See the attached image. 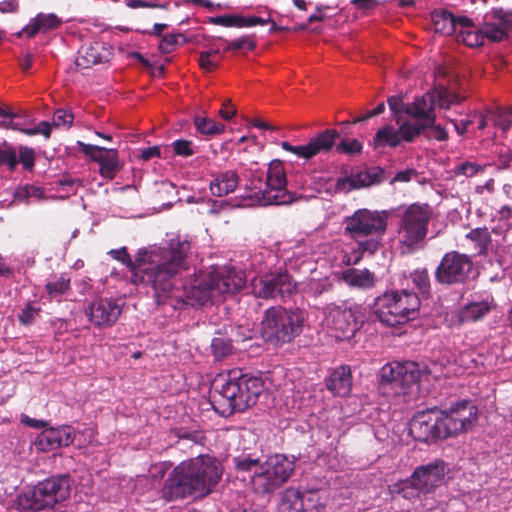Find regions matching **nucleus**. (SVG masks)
<instances>
[{
  "instance_id": "17",
  "label": "nucleus",
  "mask_w": 512,
  "mask_h": 512,
  "mask_svg": "<svg viewBox=\"0 0 512 512\" xmlns=\"http://www.w3.org/2000/svg\"><path fill=\"white\" fill-rule=\"evenodd\" d=\"M430 372L425 366L415 362H394L386 364L381 369V381L395 387L409 388L418 383L422 377H427Z\"/></svg>"
},
{
  "instance_id": "7",
  "label": "nucleus",
  "mask_w": 512,
  "mask_h": 512,
  "mask_svg": "<svg viewBox=\"0 0 512 512\" xmlns=\"http://www.w3.org/2000/svg\"><path fill=\"white\" fill-rule=\"evenodd\" d=\"M420 305V298L413 291L388 290L374 299L372 312L382 324L395 327L414 320Z\"/></svg>"
},
{
  "instance_id": "27",
  "label": "nucleus",
  "mask_w": 512,
  "mask_h": 512,
  "mask_svg": "<svg viewBox=\"0 0 512 512\" xmlns=\"http://www.w3.org/2000/svg\"><path fill=\"white\" fill-rule=\"evenodd\" d=\"M239 183V175L234 170L221 172L211 183L210 191L214 196L222 197L235 191Z\"/></svg>"
},
{
  "instance_id": "30",
  "label": "nucleus",
  "mask_w": 512,
  "mask_h": 512,
  "mask_svg": "<svg viewBox=\"0 0 512 512\" xmlns=\"http://www.w3.org/2000/svg\"><path fill=\"white\" fill-rule=\"evenodd\" d=\"M492 305L488 301L471 302L465 305L459 314L462 322H475L490 313Z\"/></svg>"
},
{
  "instance_id": "49",
  "label": "nucleus",
  "mask_w": 512,
  "mask_h": 512,
  "mask_svg": "<svg viewBox=\"0 0 512 512\" xmlns=\"http://www.w3.org/2000/svg\"><path fill=\"white\" fill-rule=\"evenodd\" d=\"M487 165H481L474 162L465 161L454 167V174L456 176L473 177L477 174L483 173Z\"/></svg>"
},
{
  "instance_id": "40",
  "label": "nucleus",
  "mask_w": 512,
  "mask_h": 512,
  "mask_svg": "<svg viewBox=\"0 0 512 512\" xmlns=\"http://www.w3.org/2000/svg\"><path fill=\"white\" fill-rule=\"evenodd\" d=\"M302 502L304 512H320L324 509L325 503L320 496L319 490H303Z\"/></svg>"
},
{
  "instance_id": "14",
  "label": "nucleus",
  "mask_w": 512,
  "mask_h": 512,
  "mask_svg": "<svg viewBox=\"0 0 512 512\" xmlns=\"http://www.w3.org/2000/svg\"><path fill=\"white\" fill-rule=\"evenodd\" d=\"M287 176L283 162L279 159L272 160L267 169L266 188L260 191L258 197L261 205H286L295 200L294 193L287 189Z\"/></svg>"
},
{
  "instance_id": "53",
  "label": "nucleus",
  "mask_w": 512,
  "mask_h": 512,
  "mask_svg": "<svg viewBox=\"0 0 512 512\" xmlns=\"http://www.w3.org/2000/svg\"><path fill=\"white\" fill-rule=\"evenodd\" d=\"M174 155L180 157H190L196 153L193 143L186 139H177L172 143Z\"/></svg>"
},
{
  "instance_id": "34",
  "label": "nucleus",
  "mask_w": 512,
  "mask_h": 512,
  "mask_svg": "<svg viewBox=\"0 0 512 512\" xmlns=\"http://www.w3.org/2000/svg\"><path fill=\"white\" fill-rule=\"evenodd\" d=\"M233 467L238 475H242L243 477L245 473L251 475L255 474V470L259 471V467L261 465V461L259 458L253 457L252 454H241L235 456L232 459Z\"/></svg>"
},
{
  "instance_id": "13",
  "label": "nucleus",
  "mask_w": 512,
  "mask_h": 512,
  "mask_svg": "<svg viewBox=\"0 0 512 512\" xmlns=\"http://www.w3.org/2000/svg\"><path fill=\"white\" fill-rule=\"evenodd\" d=\"M473 271V261L467 254L458 251L445 253L436 267L434 276L443 286L465 284Z\"/></svg>"
},
{
  "instance_id": "48",
  "label": "nucleus",
  "mask_w": 512,
  "mask_h": 512,
  "mask_svg": "<svg viewBox=\"0 0 512 512\" xmlns=\"http://www.w3.org/2000/svg\"><path fill=\"white\" fill-rule=\"evenodd\" d=\"M362 143L357 139L343 138L335 146L336 152L339 154H347L350 156L359 155L362 152Z\"/></svg>"
},
{
  "instance_id": "36",
  "label": "nucleus",
  "mask_w": 512,
  "mask_h": 512,
  "mask_svg": "<svg viewBox=\"0 0 512 512\" xmlns=\"http://www.w3.org/2000/svg\"><path fill=\"white\" fill-rule=\"evenodd\" d=\"M193 123L197 133L208 137L219 135L225 130V126L223 124L215 122L208 117H202L199 115H195L193 117Z\"/></svg>"
},
{
  "instance_id": "33",
  "label": "nucleus",
  "mask_w": 512,
  "mask_h": 512,
  "mask_svg": "<svg viewBox=\"0 0 512 512\" xmlns=\"http://www.w3.org/2000/svg\"><path fill=\"white\" fill-rule=\"evenodd\" d=\"M281 512H304L301 490L287 488L281 498Z\"/></svg>"
},
{
  "instance_id": "52",
  "label": "nucleus",
  "mask_w": 512,
  "mask_h": 512,
  "mask_svg": "<svg viewBox=\"0 0 512 512\" xmlns=\"http://www.w3.org/2000/svg\"><path fill=\"white\" fill-rule=\"evenodd\" d=\"M256 48V41L254 35L242 36L233 41L227 42L225 51L247 49L253 51Z\"/></svg>"
},
{
  "instance_id": "26",
  "label": "nucleus",
  "mask_w": 512,
  "mask_h": 512,
  "mask_svg": "<svg viewBox=\"0 0 512 512\" xmlns=\"http://www.w3.org/2000/svg\"><path fill=\"white\" fill-rule=\"evenodd\" d=\"M341 279L351 288L371 289L376 284L375 274L368 269L348 268L341 273Z\"/></svg>"
},
{
  "instance_id": "15",
  "label": "nucleus",
  "mask_w": 512,
  "mask_h": 512,
  "mask_svg": "<svg viewBox=\"0 0 512 512\" xmlns=\"http://www.w3.org/2000/svg\"><path fill=\"white\" fill-rule=\"evenodd\" d=\"M250 287L251 293L257 298L275 299L290 296L296 284L287 271H280L255 276L250 282Z\"/></svg>"
},
{
  "instance_id": "28",
  "label": "nucleus",
  "mask_w": 512,
  "mask_h": 512,
  "mask_svg": "<svg viewBox=\"0 0 512 512\" xmlns=\"http://www.w3.org/2000/svg\"><path fill=\"white\" fill-rule=\"evenodd\" d=\"M340 137V134L335 129H326L318 133L315 137L309 140V148L311 157L320 154L328 153L335 146L336 140Z\"/></svg>"
},
{
  "instance_id": "9",
  "label": "nucleus",
  "mask_w": 512,
  "mask_h": 512,
  "mask_svg": "<svg viewBox=\"0 0 512 512\" xmlns=\"http://www.w3.org/2000/svg\"><path fill=\"white\" fill-rule=\"evenodd\" d=\"M295 469L294 460L283 454H274L261 462L259 471L251 475L253 491L259 495H269L283 486Z\"/></svg>"
},
{
  "instance_id": "54",
  "label": "nucleus",
  "mask_w": 512,
  "mask_h": 512,
  "mask_svg": "<svg viewBox=\"0 0 512 512\" xmlns=\"http://www.w3.org/2000/svg\"><path fill=\"white\" fill-rule=\"evenodd\" d=\"M74 115L69 109L59 108L54 112L53 125L56 127L65 126L70 128L73 124Z\"/></svg>"
},
{
  "instance_id": "22",
  "label": "nucleus",
  "mask_w": 512,
  "mask_h": 512,
  "mask_svg": "<svg viewBox=\"0 0 512 512\" xmlns=\"http://www.w3.org/2000/svg\"><path fill=\"white\" fill-rule=\"evenodd\" d=\"M112 56V47L102 41H95L83 45L75 59V65L79 69H88L94 65L106 63Z\"/></svg>"
},
{
  "instance_id": "42",
  "label": "nucleus",
  "mask_w": 512,
  "mask_h": 512,
  "mask_svg": "<svg viewBox=\"0 0 512 512\" xmlns=\"http://www.w3.org/2000/svg\"><path fill=\"white\" fill-rule=\"evenodd\" d=\"M58 448L67 447L74 442L75 432L71 426L51 427Z\"/></svg>"
},
{
  "instance_id": "32",
  "label": "nucleus",
  "mask_w": 512,
  "mask_h": 512,
  "mask_svg": "<svg viewBox=\"0 0 512 512\" xmlns=\"http://www.w3.org/2000/svg\"><path fill=\"white\" fill-rule=\"evenodd\" d=\"M401 144L397 129L391 125H386L380 128L373 139L374 148L378 147H391L396 148Z\"/></svg>"
},
{
  "instance_id": "45",
  "label": "nucleus",
  "mask_w": 512,
  "mask_h": 512,
  "mask_svg": "<svg viewBox=\"0 0 512 512\" xmlns=\"http://www.w3.org/2000/svg\"><path fill=\"white\" fill-rule=\"evenodd\" d=\"M411 278L415 286L424 297H428L431 291L430 277L427 268L416 269Z\"/></svg>"
},
{
  "instance_id": "56",
  "label": "nucleus",
  "mask_w": 512,
  "mask_h": 512,
  "mask_svg": "<svg viewBox=\"0 0 512 512\" xmlns=\"http://www.w3.org/2000/svg\"><path fill=\"white\" fill-rule=\"evenodd\" d=\"M281 147L283 150L293 153L296 156H298L299 158H303L306 160H309L312 158L311 153H310L309 143H307L306 145L294 146V145H291L287 141H283V142H281Z\"/></svg>"
},
{
  "instance_id": "41",
  "label": "nucleus",
  "mask_w": 512,
  "mask_h": 512,
  "mask_svg": "<svg viewBox=\"0 0 512 512\" xmlns=\"http://www.w3.org/2000/svg\"><path fill=\"white\" fill-rule=\"evenodd\" d=\"M211 349L213 355L217 359H223L234 352L232 340L226 337H214L211 342Z\"/></svg>"
},
{
  "instance_id": "43",
  "label": "nucleus",
  "mask_w": 512,
  "mask_h": 512,
  "mask_svg": "<svg viewBox=\"0 0 512 512\" xmlns=\"http://www.w3.org/2000/svg\"><path fill=\"white\" fill-rule=\"evenodd\" d=\"M36 153L31 147L20 145L16 153L17 165L21 164L25 171L31 172L35 167Z\"/></svg>"
},
{
  "instance_id": "1",
  "label": "nucleus",
  "mask_w": 512,
  "mask_h": 512,
  "mask_svg": "<svg viewBox=\"0 0 512 512\" xmlns=\"http://www.w3.org/2000/svg\"><path fill=\"white\" fill-rule=\"evenodd\" d=\"M193 261L191 241L174 235L160 246L139 253L134 264L130 259V282L152 286L157 303H163L177 290V277L188 271Z\"/></svg>"
},
{
  "instance_id": "64",
  "label": "nucleus",
  "mask_w": 512,
  "mask_h": 512,
  "mask_svg": "<svg viewBox=\"0 0 512 512\" xmlns=\"http://www.w3.org/2000/svg\"><path fill=\"white\" fill-rule=\"evenodd\" d=\"M235 21V15L234 14H228V15H221L216 17H210L209 22L214 25H220L224 27H234Z\"/></svg>"
},
{
  "instance_id": "23",
  "label": "nucleus",
  "mask_w": 512,
  "mask_h": 512,
  "mask_svg": "<svg viewBox=\"0 0 512 512\" xmlns=\"http://www.w3.org/2000/svg\"><path fill=\"white\" fill-rule=\"evenodd\" d=\"M435 105V94L426 92L409 103L407 116L428 127L436 121Z\"/></svg>"
},
{
  "instance_id": "10",
  "label": "nucleus",
  "mask_w": 512,
  "mask_h": 512,
  "mask_svg": "<svg viewBox=\"0 0 512 512\" xmlns=\"http://www.w3.org/2000/svg\"><path fill=\"white\" fill-rule=\"evenodd\" d=\"M433 208L427 204L413 203L403 212L399 226V238L409 249L422 247L428 233Z\"/></svg>"
},
{
  "instance_id": "58",
  "label": "nucleus",
  "mask_w": 512,
  "mask_h": 512,
  "mask_svg": "<svg viewBox=\"0 0 512 512\" xmlns=\"http://www.w3.org/2000/svg\"><path fill=\"white\" fill-rule=\"evenodd\" d=\"M171 466L172 463L170 461L154 463L150 465L148 472L153 480H160L164 477Z\"/></svg>"
},
{
  "instance_id": "24",
  "label": "nucleus",
  "mask_w": 512,
  "mask_h": 512,
  "mask_svg": "<svg viewBox=\"0 0 512 512\" xmlns=\"http://www.w3.org/2000/svg\"><path fill=\"white\" fill-rule=\"evenodd\" d=\"M439 107L449 109L451 105L461 104L466 98L463 82L456 76L449 78L446 85L439 84L436 88Z\"/></svg>"
},
{
  "instance_id": "31",
  "label": "nucleus",
  "mask_w": 512,
  "mask_h": 512,
  "mask_svg": "<svg viewBox=\"0 0 512 512\" xmlns=\"http://www.w3.org/2000/svg\"><path fill=\"white\" fill-rule=\"evenodd\" d=\"M434 30L444 35H452L454 31V15L445 10H434L431 14Z\"/></svg>"
},
{
  "instance_id": "62",
  "label": "nucleus",
  "mask_w": 512,
  "mask_h": 512,
  "mask_svg": "<svg viewBox=\"0 0 512 512\" xmlns=\"http://www.w3.org/2000/svg\"><path fill=\"white\" fill-rule=\"evenodd\" d=\"M427 129H430V132L428 133V138H433L437 141H446L448 139V133L444 127L441 125H437L436 121L433 123V125L428 126Z\"/></svg>"
},
{
  "instance_id": "18",
  "label": "nucleus",
  "mask_w": 512,
  "mask_h": 512,
  "mask_svg": "<svg viewBox=\"0 0 512 512\" xmlns=\"http://www.w3.org/2000/svg\"><path fill=\"white\" fill-rule=\"evenodd\" d=\"M409 432L416 441L423 443L446 439L437 407L418 412L410 422Z\"/></svg>"
},
{
  "instance_id": "8",
  "label": "nucleus",
  "mask_w": 512,
  "mask_h": 512,
  "mask_svg": "<svg viewBox=\"0 0 512 512\" xmlns=\"http://www.w3.org/2000/svg\"><path fill=\"white\" fill-rule=\"evenodd\" d=\"M446 471V463L441 459L417 466L409 478L395 485L396 491L403 498L414 501L440 487L444 483Z\"/></svg>"
},
{
  "instance_id": "63",
  "label": "nucleus",
  "mask_w": 512,
  "mask_h": 512,
  "mask_svg": "<svg viewBox=\"0 0 512 512\" xmlns=\"http://www.w3.org/2000/svg\"><path fill=\"white\" fill-rule=\"evenodd\" d=\"M336 189L345 193L356 189L353 174L350 177L346 176L338 178L336 182Z\"/></svg>"
},
{
  "instance_id": "60",
  "label": "nucleus",
  "mask_w": 512,
  "mask_h": 512,
  "mask_svg": "<svg viewBox=\"0 0 512 512\" xmlns=\"http://www.w3.org/2000/svg\"><path fill=\"white\" fill-rule=\"evenodd\" d=\"M16 116L12 110L0 107V126L4 129L17 130L18 124L14 122Z\"/></svg>"
},
{
  "instance_id": "6",
  "label": "nucleus",
  "mask_w": 512,
  "mask_h": 512,
  "mask_svg": "<svg viewBox=\"0 0 512 512\" xmlns=\"http://www.w3.org/2000/svg\"><path fill=\"white\" fill-rule=\"evenodd\" d=\"M70 493L69 475L51 476L19 493L12 501V508L20 512H39L53 508L66 500Z\"/></svg>"
},
{
  "instance_id": "47",
  "label": "nucleus",
  "mask_w": 512,
  "mask_h": 512,
  "mask_svg": "<svg viewBox=\"0 0 512 512\" xmlns=\"http://www.w3.org/2000/svg\"><path fill=\"white\" fill-rule=\"evenodd\" d=\"M0 166H7L10 171L17 168L16 150L7 142H0Z\"/></svg>"
},
{
  "instance_id": "25",
  "label": "nucleus",
  "mask_w": 512,
  "mask_h": 512,
  "mask_svg": "<svg viewBox=\"0 0 512 512\" xmlns=\"http://www.w3.org/2000/svg\"><path fill=\"white\" fill-rule=\"evenodd\" d=\"M326 389L335 397H346L352 390V371L350 366L341 365L332 370L325 378Z\"/></svg>"
},
{
  "instance_id": "38",
  "label": "nucleus",
  "mask_w": 512,
  "mask_h": 512,
  "mask_svg": "<svg viewBox=\"0 0 512 512\" xmlns=\"http://www.w3.org/2000/svg\"><path fill=\"white\" fill-rule=\"evenodd\" d=\"M188 42L186 36L182 33H170L163 35L159 41L158 48L162 54H169L178 47Z\"/></svg>"
},
{
  "instance_id": "46",
  "label": "nucleus",
  "mask_w": 512,
  "mask_h": 512,
  "mask_svg": "<svg viewBox=\"0 0 512 512\" xmlns=\"http://www.w3.org/2000/svg\"><path fill=\"white\" fill-rule=\"evenodd\" d=\"M35 448L38 451L49 452L56 449H59L54 435L52 434L50 428L43 430L34 441Z\"/></svg>"
},
{
  "instance_id": "12",
  "label": "nucleus",
  "mask_w": 512,
  "mask_h": 512,
  "mask_svg": "<svg viewBox=\"0 0 512 512\" xmlns=\"http://www.w3.org/2000/svg\"><path fill=\"white\" fill-rule=\"evenodd\" d=\"M390 213L382 210L357 209L344 219V231L352 238L383 235L387 229Z\"/></svg>"
},
{
  "instance_id": "35",
  "label": "nucleus",
  "mask_w": 512,
  "mask_h": 512,
  "mask_svg": "<svg viewBox=\"0 0 512 512\" xmlns=\"http://www.w3.org/2000/svg\"><path fill=\"white\" fill-rule=\"evenodd\" d=\"M466 237L475 243L478 255L487 256L492 245L491 234L486 227L472 229Z\"/></svg>"
},
{
  "instance_id": "59",
  "label": "nucleus",
  "mask_w": 512,
  "mask_h": 512,
  "mask_svg": "<svg viewBox=\"0 0 512 512\" xmlns=\"http://www.w3.org/2000/svg\"><path fill=\"white\" fill-rule=\"evenodd\" d=\"M175 435L180 440H188L195 444H203L205 440V436L200 431H187L184 428H179L176 430Z\"/></svg>"
},
{
  "instance_id": "21",
  "label": "nucleus",
  "mask_w": 512,
  "mask_h": 512,
  "mask_svg": "<svg viewBox=\"0 0 512 512\" xmlns=\"http://www.w3.org/2000/svg\"><path fill=\"white\" fill-rule=\"evenodd\" d=\"M120 306L113 300L99 299L85 308V315L95 326H110L118 319Z\"/></svg>"
},
{
  "instance_id": "29",
  "label": "nucleus",
  "mask_w": 512,
  "mask_h": 512,
  "mask_svg": "<svg viewBox=\"0 0 512 512\" xmlns=\"http://www.w3.org/2000/svg\"><path fill=\"white\" fill-rule=\"evenodd\" d=\"M384 169L374 166L353 174L356 189L382 183L386 178Z\"/></svg>"
},
{
  "instance_id": "44",
  "label": "nucleus",
  "mask_w": 512,
  "mask_h": 512,
  "mask_svg": "<svg viewBox=\"0 0 512 512\" xmlns=\"http://www.w3.org/2000/svg\"><path fill=\"white\" fill-rule=\"evenodd\" d=\"M34 19L42 33L55 30L62 24V19L54 13H38Z\"/></svg>"
},
{
  "instance_id": "3",
  "label": "nucleus",
  "mask_w": 512,
  "mask_h": 512,
  "mask_svg": "<svg viewBox=\"0 0 512 512\" xmlns=\"http://www.w3.org/2000/svg\"><path fill=\"white\" fill-rule=\"evenodd\" d=\"M221 381L216 389L219 396L216 403L219 413L225 417L254 406L264 391L261 377L243 374L241 370L229 371Z\"/></svg>"
},
{
  "instance_id": "11",
  "label": "nucleus",
  "mask_w": 512,
  "mask_h": 512,
  "mask_svg": "<svg viewBox=\"0 0 512 512\" xmlns=\"http://www.w3.org/2000/svg\"><path fill=\"white\" fill-rule=\"evenodd\" d=\"M446 438L467 432L476 422L478 408L471 400L450 401L445 408H437Z\"/></svg>"
},
{
  "instance_id": "20",
  "label": "nucleus",
  "mask_w": 512,
  "mask_h": 512,
  "mask_svg": "<svg viewBox=\"0 0 512 512\" xmlns=\"http://www.w3.org/2000/svg\"><path fill=\"white\" fill-rule=\"evenodd\" d=\"M82 152L99 164L102 177L113 179L120 169L118 152L115 149H106L97 145L78 142Z\"/></svg>"
},
{
  "instance_id": "37",
  "label": "nucleus",
  "mask_w": 512,
  "mask_h": 512,
  "mask_svg": "<svg viewBox=\"0 0 512 512\" xmlns=\"http://www.w3.org/2000/svg\"><path fill=\"white\" fill-rule=\"evenodd\" d=\"M45 288L52 299L59 301L70 290V277L62 273L55 280L47 282Z\"/></svg>"
},
{
  "instance_id": "5",
  "label": "nucleus",
  "mask_w": 512,
  "mask_h": 512,
  "mask_svg": "<svg viewBox=\"0 0 512 512\" xmlns=\"http://www.w3.org/2000/svg\"><path fill=\"white\" fill-rule=\"evenodd\" d=\"M245 282L242 272L223 268L211 272L194 273L189 282L182 284V288L186 298L203 305L217 295L240 291Z\"/></svg>"
},
{
  "instance_id": "39",
  "label": "nucleus",
  "mask_w": 512,
  "mask_h": 512,
  "mask_svg": "<svg viewBox=\"0 0 512 512\" xmlns=\"http://www.w3.org/2000/svg\"><path fill=\"white\" fill-rule=\"evenodd\" d=\"M397 125H398L397 131H398L399 137L401 139V142L404 141V142H408V143L413 142L417 137L420 136V134L424 130H426L428 128L419 122L417 124H412L409 121H404L402 123L399 121V124H397Z\"/></svg>"
},
{
  "instance_id": "50",
  "label": "nucleus",
  "mask_w": 512,
  "mask_h": 512,
  "mask_svg": "<svg viewBox=\"0 0 512 512\" xmlns=\"http://www.w3.org/2000/svg\"><path fill=\"white\" fill-rule=\"evenodd\" d=\"M387 103H388L389 109L391 110V112L394 116L396 124H399V119L401 118V115L408 114L409 103H405L401 96H396V95L390 96L387 99Z\"/></svg>"
},
{
  "instance_id": "4",
  "label": "nucleus",
  "mask_w": 512,
  "mask_h": 512,
  "mask_svg": "<svg viewBox=\"0 0 512 512\" xmlns=\"http://www.w3.org/2000/svg\"><path fill=\"white\" fill-rule=\"evenodd\" d=\"M308 320V313L299 307L272 306L264 311L261 320L262 338L281 347L299 337Z\"/></svg>"
},
{
  "instance_id": "61",
  "label": "nucleus",
  "mask_w": 512,
  "mask_h": 512,
  "mask_svg": "<svg viewBox=\"0 0 512 512\" xmlns=\"http://www.w3.org/2000/svg\"><path fill=\"white\" fill-rule=\"evenodd\" d=\"M481 35L482 34L480 32L478 33V32H474V31L460 30L459 35H458V40H460V37H461V41L463 43H465L467 46H470V47L479 46L482 43L480 40Z\"/></svg>"
},
{
  "instance_id": "57",
  "label": "nucleus",
  "mask_w": 512,
  "mask_h": 512,
  "mask_svg": "<svg viewBox=\"0 0 512 512\" xmlns=\"http://www.w3.org/2000/svg\"><path fill=\"white\" fill-rule=\"evenodd\" d=\"M40 312V307H35L31 304H27L21 311V313L18 316V319L21 324L25 326H29L33 324L35 321L36 316Z\"/></svg>"
},
{
  "instance_id": "2",
  "label": "nucleus",
  "mask_w": 512,
  "mask_h": 512,
  "mask_svg": "<svg viewBox=\"0 0 512 512\" xmlns=\"http://www.w3.org/2000/svg\"><path fill=\"white\" fill-rule=\"evenodd\" d=\"M223 474L221 462L214 456L200 455L179 463L161 489V497L167 501L181 500L194 494H210Z\"/></svg>"
},
{
  "instance_id": "51",
  "label": "nucleus",
  "mask_w": 512,
  "mask_h": 512,
  "mask_svg": "<svg viewBox=\"0 0 512 512\" xmlns=\"http://www.w3.org/2000/svg\"><path fill=\"white\" fill-rule=\"evenodd\" d=\"M44 196V189L34 185H26L19 188L15 193V198L18 201H27L30 198L41 199Z\"/></svg>"
},
{
  "instance_id": "55",
  "label": "nucleus",
  "mask_w": 512,
  "mask_h": 512,
  "mask_svg": "<svg viewBox=\"0 0 512 512\" xmlns=\"http://www.w3.org/2000/svg\"><path fill=\"white\" fill-rule=\"evenodd\" d=\"M270 18L264 19L258 16H241L235 15V23L234 27L243 28V27H252L256 25H265L268 24Z\"/></svg>"
},
{
  "instance_id": "16",
  "label": "nucleus",
  "mask_w": 512,
  "mask_h": 512,
  "mask_svg": "<svg viewBox=\"0 0 512 512\" xmlns=\"http://www.w3.org/2000/svg\"><path fill=\"white\" fill-rule=\"evenodd\" d=\"M325 325L329 335L338 341L350 340L360 327L355 312L345 305L329 306Z\"/></svg>"
},
{
  "instance_id": "19",
  "label": "nucleus",
  "mask_w": 512,
  "mask_h": 512,
  "mask_svg": "<svg viewBox=\"0 0 512 512\" xmlns=\"http://www.w3.org/2000/svg\"><path fill=\"white\" fill-rule=\"evenodd\" d=\"M480 28L482 36L494 42L506 40L512 33V12L495 8L484 16Z\"/></svg>"
}]
</instances>
